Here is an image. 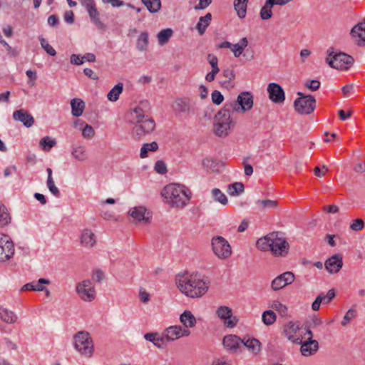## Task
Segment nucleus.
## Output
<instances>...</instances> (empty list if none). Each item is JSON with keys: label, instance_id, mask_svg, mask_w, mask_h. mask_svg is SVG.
<instances>
[{"label": "nucleus", "instance_id": "nucleus-1", "mask_svg": "<svg viewBox=\"0 0 365 365\" xmlns=\"http://www.w3.org/2000/svg\"><path fill=\"white\" fill-rule=\"evenodd\" d=\"M176 284L180 291L190 298H199L208 290L209 280L200 273L178 274Z\"/></svg>", "mask_w": 365, "mask_h": 365}, {"label": "nucleus", "instance_id": "nucleus-2", "mask_svg": "<svg viewBox=\"0 0 365 365\" xmlns=\"http://www.w3.org/2000/svg\"><path fill=\"white\" fill-rule=\"evenodd\" d=\"M165 202L172 207L182 208L190 200L191 192L185 186L179 184H169L166 185L162 192Z\"/></svg>", "mask_w": 365, "mask_h": 365}, {"label": "nucleus", "instance_id": "nucleus-3", "mask_svg": "<svg viewBox=\"0 0 365 365\" xmlns=\"http://www.w3.org/2000/svg\"><path fill=\"white\" fill-rule=\"evenodd\" d=\"M234 114V112L226 104L217 112L215 117L213 128L214 133L217 136L226 137L234 128L236 125Z\"/></svg>", "mask_w": 365, "mask_h": 365}, {"label": "nucleus", "instance_id": "nucleus-4", "mask_svg": "<svg viewBox=\"0 0 365 365\" xmlns=\"http://www.w3.org/2000/svg\"><path fill=\"white\" fill-rule=\"evenodd\" d=\"M130 122L136 123L133 130V135L136 138L140 139L144 135L154 130L155 127L154 120L145 115L140 107L134 108L130 112Z\"/></svg>", "mask_w": 365, "mask_h": 365}, {"label": "nucleus", "instance_id": "nucleus-5", "mask_svg": "<svg viewBox=\"0 0 365 365\" xmlns=\"http://www.w3.org/2000/svg\"><path fill=\"white\" fill-rule=\"evenodd\" d=\"M326 62L333 68L348 70L354 63V58L350 55L343 52L335 51L334 48H329L327 51Z\"/></svg>", "mask_w": 365, "mask_h": 365}, {"label": "nucleus", "instance_id": "nucleus-6", "mask_svg": "<svg viewBox=\"0 0 365 365\" xmlns=\"http://www.w3.org/2000/svg\"><path fill=\"white\" fill-rule=\"evenodd\" d=\"M225 104L234 113H244L252 109L253 106V96L250 92H242L237 96V101Z\"/></svg>", "mask_w": 365, "mask_h": 365}, {"label": "nucleus", "instance_id": "nucleus-7", "mask_svg": "<svg viewBox=\"0 0 365 365\" xmlns=\"http://www.w3.org/2000/svg\"><path fill=\"white\" fill-rule=\"evenodd\" d=\"M74 346L79 353L86 356L90 357L93 354V341L86 331H79L75 334Z\"/></svg>", "mask_w": 365, "mask_h": 365}, {"label": "nucleus", "instance_id": "nucleus-8", "mask_svg": "<svg viewBox=\"0 0 365 365\" xmlns=\"http://www.w3.org/2000/svg\"><path fill=\"white\" fill-rule=\"evenodd\" d=\"M300 96L294 103L295 110L299 114L309 115L312 113L316 107V100L312 95H305L301 92L298 93Z\"/></svg>", "mask_w": 365, "mask_h": 365}, {"label": "nucleus", "instance_id": "nucleus-9", "mask_svg": "<svg viewBox=\"0 0 365 365\" xmlns=\"http://www.w3.org/2000/svg\"><path fill=\"white\" fill-rule=\"evenodd\" d=\"M211 245L214 254L220 259H227L232 255L231 246L223 237H212Z\"/></svg>", "mask_w": 365, "mask_h": 365}, {"label": "nucleus", "instance_id": "nucleus-10", "mask_svg": "<svg viewBox=\"0 0 365 365\" xmlns=\"http://www.w3.org/2000/svg\"><path fill=\"white\" fill-rule=\"evenodd\" d=\"M272 239L271 240L270 251L274 256L285 257L289 250V245L285 238L282 237L278 232H273Z\"/></svg>", "mask_w": 365, "mask_h": 365}, {"label": "nucleus", "instance_id": "nucleus-11", "mask_svg": "<svg viewBox=\"0 0 365 365\" xmlns=\"http://www.w3.org/2000/svg\"><path fill=\"white\" fill-rule=\"evenodd\" d=\"M172 108L176 115L189 116L195 113L193 103L189 98H176Z\"/></svg>", "mask_w": 365, "mask_h": 365}, {"label": "nucleus", "instance_id": "nucleus-12", "mask_svg": "<svg viewBox=\"0 0 365 365\" xmlns=\"http://www.w3.org/2000/svg\"><path fill=\"white\" fill-rule=\"evenodd\" d=\"M79 297L85 302H92L96 298V290L90 279L78 282L76 287Z\"/></svg>", "mask_w": 365, "mask_h": 365}, {"label": "nucleus", "instance_id": "nucleus-13", "mask_svg": "<svg viewBox=\"0 0 365 365\" xmlns=\"http://www.w3.org/2000/svg\"><path fill=\"white\" fill-rule=\"evenodd\" d=\"M14 254V246L11 238L6 235H0V261L9 259Z\"/></svg>", "mask_w": 365, "mask_h": 365}, {"label": "nucleus", "instance_id": "nucleus-14", "mask_svg": "<svg viewBox=\"0 0 365 365\" xmlns=\"http://www.w3.org/2000/svg\"><path fill=\"white\" fill-rule=\"evenodd\" d=\"M216 314L220 319L223 320L225 326L227 328L235 327L238 322L237 317L232 315V309L227 306L218 307Z\"/></svg>", "mask_w": 365, "mask_h": 365}, {"label": "nucleus", "instance_id": "nucleus-15", "mask_svg": "<svg viewBox=\"0 0 365 365\" xmlns=\"http://www.w3.org/2000/svg\"><path fill=\"white\" fill-rule=\"evenodd\" d=\"M166 342L176 340L182 336H187L190 334V331L187 329H182L180 326H172L167 328L164 333Z\"/></svg>", "mask_w": 365, "mask_h": 365}, {"label": "nucleus", "instance_id": "nucleus-16", "mask_svg": "<svg viewBox=\"0 0 365 365\" xmlns=\"http://www.w3.org/2000/svg\"><path fill=\"white\" fill-rule=\"evenodd\" d=\"M294 280V274L292 272H286L272 280L271 287L274 291L279 290L285 286L292 284Z\"/></svg>", "mask_w": 365, "mask_h": 365}, {"label": "nucleus", "instance_id": "nucleus-17", "mask_svg": "<svg viewBox=\"0 0 365 365\" xmlns=\"http://www.w3.org/2000/svg\"><path fill=\"white\" fill-rule=\"evenodd\" d=\"M299 329V325L297 322L290 321L287 324H284L283 327V332L288 340L291 341L294 344H298L301 343V338L297 334Z\"/></svg>", "mask_w": 365, "mask_h": 365}, {"label": "nucleus", "instance_id": "nucleus-18", "mask_svg": "<svg viewBox=\"0 0 365 365\" xmlns=\"http://www.w3.org/2000/svg\"><path fill=\"white\" fill-rule=\"evenodd\" d=\"M325 269L330 274L338 273L343 267V257L335 254L328 258L324 263Z\"/></svg>", "mask_w": 365, "mask_h": 365}, {"label": "nucleus", "instance_id": "nucleus-19", "mask_svg": "<svg viewBox=\"0 0 365 365\" xmlns=\"http://www.w3.org/2000/svg\"><path fill=\"white\" fill-rule=\"evenodd\" d=\"M269 99L276 103L284 102L285 99L283 88L277 83H271L267 86Z\"/></svg>", "mask_w": 365, "mask_h": 365}, {"label": "nucleus", "instance_id": "nucleus-20", "mask_svg": "<svg viewBox=\"0 0 365 365\" xmlns=\"http://www.w3.org/2000/svg\"><path fill=\"white\" fill-rule=\"evenodd\" d=\"M300 351L304 356H309L314 354L319 349V343L317 340L307 339L306 341H302L301 339Z\"/></svg>", "mask_w": 365, "mask_h": 365}, {"label": "nucleus", "instance_id": "nucleus-21", "mask_svg": "<svg viewBox=\"0 0 365 365\" xmlns=\"http://www.w3.org/2000/svg\"><path fill=\"white\" fill-rule=\"evenodd\" d=\"M222 344L227 351L236 353L242 345V339L236 335L230 334L223 338Z\"/></svg>", "mask_w": 365, "mask_h": 365}, {"label": "nucleus", "instance_id": "nucleus-22", "mask_svg": "<svg viewBox=\"0 0 365 365\" xmlns=\"http://www.w3.org/2000/svg\"><path fill=\"white\" fill-rule=\"evenodd\" d=\"M13 118L15 120L23 123V124L27 128H30L34 124V117L28 110L24 109H20L14 111L13 113Z\"/></svg>", "mask_w": 365, "mask_h": 365}, {"label": "nucleus", "instance_id": "nucleus-23", "mask_svg": "<svg viewBox=\"0 0 365 365\" xmlns=\"http://www.w3.org/2000/svg\"><path fill=\"white\" fill-rule=\"evenodd\" d=\"M351 35L354 38H359L357 41L359 46H365V19L352 28Z\"/></svg>", "mask_w": 365, "mask_h": 365}, {"label": "nucleus", "instance_id": "nucleus-24", "mask_svg": "<svg viewBox=\"0 0 365 365\" xmlns=\"http://www.w3.org/2000/svg\"><path fill=\"white\" fill-rule=\"evenodd\" d=\"M80 240L81 244L87 248L93 247L96 242L95 234L88 229H85L83 230Z\"/></svg>", "mask_w": 365, "mask_h": 365}, {"label": "nucleus", "instance_id": "nucleus-25", "mask_svg": "<svg viewBox=\"0 0 365 365\" xmlns=\"http://www.w3.org/2000/svg\"><path fill=\"white\" fill-rule=\"evenodd\" d=\"M147 210L143 206L135 207L129 211L130 216L135 220L140 222L145 221V223L149 222V217L145 215Z\"/></svg>", "mask_w": 365, "mask_h": 365}, {"label": "nucleus", "instance_id": "nucleus-26", "mask_svg": "<svg viewBox=\"0 0 365 365\" xmlns=\"http://www.w3.org/2000/svg\"><path fill=\"white\" fill-rule=\"evenodd\" d=\"M144 338L160 349L163 348L167 343L163 334L160 336L157 333H147Z\"/></svg>", "mask_w": 365, "mask_h": 365}, {"label": "nucleus", "instance_id": "nucleus-27", "mask_svg": "<svg viewBox=\"0 0 365 365\" xmlns=\"http://www.w3.org/2000/svg\"><path fill=\"white\" fill-rule=\"evenodd\" d=\"M71 155L81 162L85 161L88 158L86 148L80 145H73L71 146Z\"/></svg>", "mask_w": 365, "mask_h": 365}, {"label": "nucleus", "instance_id": "nucleus-28", "mask_svg": "<svg viewBox=\"0 0 365 365\" xmlns=\"http://www.w3.org/2000/svg\"><path fill=\"white\" fill-rule=\"evenodd\" d=\"M180 320L185 326V329L192 328L196 324V319L190 311L185 310L181 314Z\"/></svg>", "mask_w": 365, "mask_h": 365}, {"label": "nucleus", "instance_id": "nucleus-29", "mask_svg": "<svg viewBox=\"0 0 365 365\" xmlns=\"http://www.w3.org/2000/svg\"><path fill=\"white\" fill-rule=\"evenodd\" d=\"M0 319L5 323L14 324L17 320V316L14 312L0 306Z\"/></svg>", "mask_w": 365, "mask_h": 365}, {"label": "nucleus", "instance_id": "nucleus-30", "mask_svg": "<svg viewBox=\"0 0 365 365\" xmlns=\"http://www.w3.org/2000/svg\"><path fill=\"white\" fill-rule=\"evenodd\" d=\"M242 344L255 354L260 351L261 343L255 338H249L247 339H245V338L242 339Z\"/></svg>", "mask_w": 365, "mask_h": 365}, {"label": "nucleus", "instance_id": "nucleus-31", "mask_svg": "<svg viewBox=\"0 0 365 365\" xmlns=\"http://www.w3.org/2000/svg\"><path fill=\"white\" fill-rule=\"evenodd\" d=\"M71 113L75 117H79L82 115L85 108V103L79 98H73L71 102Z\"/></svg>", "mask_w": 365, "mask_h": 365}, {"label": "nucleus", "instance_id": "nucleus-32", "mask_svg": "<svg viewBox=\"0 0 365 365\" xmlns=\"http://www.w3.org/2000/svg\"><path fill=\"white\" fill-rule=\"evenodd\" d=\"M272 237L274 235H273V232H271L264 237L259 238L256 242L257 247L262 251L270 250Z\"/></svg>", "mask_w": 365, "mask_h": 365}, {"label": "nucleus", "instance_id": "nucleus-33", "mask_svg": "<svg viewBox=\"0 0 365 365\" xmlns=\"http://www.w3.org/2000/svg\"><path fill=\"white\" fill-rule=\"evenodd\" d=\"M211 20L212 14L210 13H207L205 16L200 17L199 21L196 25V29L200 35H202L205 33L206 29L210 25Z\"/></svg>", "mask_w": 365, "mask_h": 365}, {"label": "nucleus", "instance_id": "nucleus-34", "mask_svg": "<svg viewBox=\"0 0 365 365\" xmlns=\"http://www.w3.org/2000/svg\"><path fill=\"white\" fill-rule=\"evenodd\" d=\"M222 75L226 80L221 81L222 86L228 88H232V81L235 78V73L233 69L227 68L222 71Z\"/></svg>", "mask_w": 365, "mask_h": 365}, {"label": "nucleus", "instance_id": "nucleus-35", "mask_svg": "<svg viewBox=\"0 0 365 365\" xmlns=\"http://www.w3.org/2000/svg\"><path fill=\"white\" fill-rule=\"evenodd\" d=\"M248 0H235L234 7L240 19H244L247 13Z\"/></svg>", "mask_w": 365, "mask_h": 365}, {"label": "nucleus", "instance_id": "nucleus-36", "mask_svg": "<svg viewBox=\"0 0 365 365\" xmlns=\"http://www.w3.org/2000/svg\"><path fill=\"white\" fill-rule=\"evenodd\" d=\"M141 2L151 14L158 13L161 9L160 0H141Z\"/></svg>", "mask_w": 365, "mask_h": 365}, {"label": "nucleus", "instance_id": "nucleus-37", "mask_svg": "<svg viewBox=\"0 0 365 365\" xmlns=\"http://www.w3.org/2000/svg\"><path fill=\"white\" fill-rule=\"evenodd\" d=\"M11 216L5 205L0 202V227H4L11 222Z\"/></svg>", "mask_w": 365, "mask_h": 365}, {"label": "nucleus", "instance_id": "nucleus-38", "mask_svg": "<svg viewBox=\"0 0 365 365\" xmlns=\"http://www.w3.org/2000/svg\"><path fill=\"white\" fill-rule=\"evenodd\" d=\"M123 84L117 83L108 93L107 97L110 101L115 102L119 98V95L122 93Z\"/></svg>", "mask_w": 365, "mask_h": 365}, {"label": "nucleus", "instance_id": "nucleus-39", "mask_svg": "<svg viewBox=\"0 0 365 365\" xmlns=\"http://www.w3.org/2000/svg\"><path fill=\"white\" fill-rule=\"evenodd\" d=\"M173 31L171 29H165L161 30L158 34V36H157L158 43L161 46L165 45V43H167L169 41V40L171 38V36H173Z\"/></svg>", "mask_w": 365, "mask_h": 365}, {"label": "nucleus", "instance_id": "nucleus-40", "mask_svg": "<svg viewBox=\"0 0 365 365\" xmlns=\"http://www.w3.org/2000/svg\"><path fill=\"white\" fill-rule=\"evenodd\" d=\"M269 307L277 311L281 317H287L288 314L287 307L278 300H274L269 304Z\"/></svg>", "mask_w": 365, "mask_h": 365}, {"label": "nucleus", "instance_id": "nucleus-41", "mask_svg": "<svg viewBox=\"0 0 365 365\" xmlns=\"http://www.w3.org/2000/svg\"><path fill=\"white\" fill-rule=\"evenodd\" d=\"M248 41L247 38H242L239 43L232 46V51L235 57H239L243 52L244 49L247 46Z\"/></svg>", "mask_w": 365, "mask_h": 365}, {"label": "nucleus", "instance_id": "nucleus-42", "mask_svg": "<svg viewBox=\"0 0 365 365\" xmlns=\"http://www.w3.org/2000/svg\"><path fill=\"white\" fill-rule=\"evenodd\" d=\"M56 143V140L54 138L46 136L41 139L39 145L43 150L49 151Z\"/></svg>", "mask_w": 365, "mask_h": 365}, {"label": "nucleus", "instance_id": "nucleus-43", "mask_svg": "<svg viewBox=\"0 0 365 365\" xmlns=\"http://www.w3.org/2000/svg\"><path fill=\"white\" fill-rule=\"evenodd\" d=\"M158 149V145L156 142H152L150 143H144L140 149V157L145 158L148 157L149 151L155 152Z\"/></svg>", "mask_w": 365, "mask_h": 365}, {"label": "nucleus", "instance_id": "nucleus-44", "mask_svg": "<svg viewBox=\"0 0 365 365\" xmlns=\"http://www.w3.org/2000/svg\"><path fill=\"white\" fill-rule=\"evenodd\" d=\"M148 45V34L142 32L138 38L136 47L139 51H145Z\"/></svg>", "mask_w": 365, "mask_h": 365}, {"label": "nucleus", "instance_id": "nucleus-45", "mask_svg": "<svg viewBox=\"0 0 365 365\" xmlns=\"http://www.w3.org/2000/svg\"><path fill=\"white\" fill-rule=\"evenodd\" d=\"M244 192V185L242 182H235L228 185L227 192L231 196L238 195Z\"/></svg>", "mask_w": 365, "mask_h": 365}, {"label": "nucleus", "instance_id": "nucleus-46", "mask_svg": "<svg viewBox=\"0 0 365 365\" xmlns=\"http://www.w3.org/2000/svg\"><path fill=\"white\" fill-rule=\"evenodd\" d=\"M262 319L265 325L269 326L276 322L277 316L273 311L267 310L262 313Z\"/></svg>", "mask_w": 365, "mask_h": 365}, {"label": "nucleus", "instance_id": "nucleus-47", "mask_svg": "<svg viewBox=\"0 0 365 365\" xmlns=\"http://www.w3.org/2000/svg\"><path fill=\"white\" fill-rule=\"evenodd\" d=\"M212 195L214 200L221 204L225 205L228 203V200L225 194L218 188H214L212 190Z\"/></svg>", "mask_w": 365, "mask_h": 365}, {"label": "nucleus", "instance_id": "nucleus-48", "mask_svg": "<svg viewBox=\"0 0 365 365\" xmlns=\"http://www.w3.org/2000/svg\"><path fill=\"white\" fill-rule=\"evenodd\" d=\"M270 4H269V2L266 0L264 5L262 7L260 10V17L262 20H267L269 19L272 16V11Z\"/></svg>", "mask_w": 365, "mask_h": 365}, {"label": "nucleus", "instance_id": "nucleus-49", "mask_svg": "<svg viewBox=\"0 0 365 365\" xmlns=\"http://www.w3.org/2000/svg\"><path fill=\"white\" fill-rule=\"evenodd\" d=\"M257 203L261 207L262 210L276 208L278 205L277 201L272 200H258Z\"/></svg>", "mask_w": 365, "mask_h": 365}, {"label": "nucleus", "instance_id": "nucleus-50", "mask_svg": "<svg viewBox=\"0 0 365 365\" xmlns=\"http://www.w3.org/2000/svg\"><path fill=\"white\" fill-rule=\"evenodd\" d=\"M335 295V290L334 289H331L328 291V292L326 294L322 292L318 295V297H322V304H327L334 298Z\"/></svg>", "mask_w": 365, "mask_h": 365}, {"label": "nucleus", "instance_id": "nucleus-51", "mask_svg": "<svg viewBox=\"0 0 365 365\" xmlns=\"http://www.w3.org/2000/svg\"><path fill=\"white\" fill-rule=\"evenodd\" d=\"M39 41L42 48L48 55L51 56H56V50L46 41V40L44 38L40 37Z\"/></svg>", "mask_w": 365, "mask_h": 365}, {"label": "nucleus", "instance_id": "nucleus-52", "mask_svg": "<svg viewBox=\"0 0 365 365\" xmlns=\"http://www.w3.org/2000/svg\"><path fill=\"white\" fill-rule=\"evenodd\" d=\"M88 15H89V16H90V18L91 19V21L93 22L95 24V25L98 29H105V25L100 20L98 11H94V12H92V13H89Z\"/></svg>", "mask_w": 365, "mask_h": 365}, {"label": "nucleus", "instance_id": "nucleus-53", "mask_svg": "<svg viewBox=\"0 0 365 365\" xmlns=\"http://www.w3.org/2000/svg\"><path fill=\"white\" fill-rule=\"evenodd\" d=\"M356 316V310L352 307L349 309L346 313L345 314L344 319L341 322L342 326H346L348 323L355 317Z\"/></svg>", "mask_w": 365, "mask_h": 365}, {"label": "nucleus", "instance_id": "nucleus-54", "mask_svg": "<svg viewBox=\"0 0 365 365\" xmlns=\"http://www.w3.org/2000/svg\"><path fill=\"white\" fill-rule=\"evenodd\" d=\"M47 187L49 191L56 197H58L60 196V191L55 185L54 180L53 178L47 179L46 182Z\"/></svg>", "mask_w": 365, "mask_h": 365}, {"label": "nucleus", "instance_id": "nucleus-55", "mask_svg": "<svg viewBox=\"0 0 365 365\" xmlns=\"http://www.w3.org/2000/svg\"><path fill=\"white\" fill-rule=\"evenodd\" d=\"M47 187L49 191L56 197H58L60 196V191L55 185L54 180L53 178L47 179L46 182Z\"/></svg>", "mask_w": 365, "mask_h": 365}, {"label": "nucleus", "instance_id": "nucleus-56", "mask_svg": "<svg viewBox=\"0 0 365 365\" xmlns=\"http://www.w3.org/2000/svg\"><path fill=\"white\" fill-rule=\"evenodd\" d=\"M321 83L318 80H308L304 83V86L312 91H317L320 87Z\"/></svg>", "mask_w": 365, "mask_h": 365}, {"label": "nucleus", "instance_id": "nucleus-57", "mask_svg": "<svg viewBox=\"0 0 365 365\" xmlns=\"http://www.w3.org/2000/svg\"><path fill=\"white\" fill-rule=\"evenodd\" d=\"M212 101L214 104L220 105L224 101L223 95L217 90H215L211 94Z\"/></svg>", "mask_w": 365, "mask_h": 365}, {"label": "nucleus", "instance_id": "nucleus-58", "mask_svg": "<svg viewBox=\"0 0 365 365\" xmlns=\"http://www.w3.org/2000/svg\"><path fill=\"white\" fill-rule=\"evenodd\" d=\"M364 227V222L363 220L360 218L355 219L352 221L350 225V229L353 231H360L363 230Z\"/></svg>", "mask_w": 365, "mask_h": 365}, {"label": "nucleus", "instance_id": "nucleus-59", "mask_svg": "<svg viewBox=\"0 0 365 365\" xmlns=\"http://www.w3.org/2000/svg\"><path fill=\"white\" fill-rule=\"evenodd\" d=\"M156 173L163 175L165 174L168 171L165 163L163 160H158L154 167Z\"/></svg>", "mask_w": 365, "mask_h": 365}, {"label": "nucleus", "instance_id": "nucleus-60", "mask_svg": "<svg viewBox=\"0 0 365 365\" xmlns=\"http://www.w3.org/2000/svg\"><path fill=\"white\" fill-rule=\"evenodd\" d=\"M95 132L91 125L86 124L82 130V135L84 138H91L94 135Z\"/></svg>", "mask_w": 365, "mask_h": 365}, {"label": "nucleus", "instance_id": "nucleus-61", "mask_svg": "<svg viewBox=\"0 0 365 365\" xmlns=\"http://www.w3.org/2000/svg\"><path fill=\"white\" fill-rule=\"evenodd\" d=\"M250 159V156L244 158L242 164L244 165L245 174L247 176H250L253 173V168L251 165L247 163V160Z\"/></svg>", "mask_w": 365, "mask_h": 365}, {"label": "nucleus", "instance_id": "nucleus-62", "mask_svg": "<svg viewBox=\"0 0 365 365\" xmlns=\"http://www.w3.org/2000/svg\"><path fill=\"white\" fill-rule=\"evenodd\" d=\"M105 278L104 272L101 269H96L92 274V279L96 282H101Z\"/></svg>", "mask_w": 365, "mask_h": 365}, {"label": "nucleus", "instance_id": "nucleus-63", "mask_svg": "<svg viewBox=\"0 0 365 365\" xmlns=\"http://www.w3.org/2000/svg\"><path fill=\"white\" fill-rule=\"evenodd\" d=\"M83 5L86 6L88 14L98 11L93 0H86Z\"/></svg>", "mask_w": 365, "mask_h": 365}, {"label": "nucleus", "instance_id": "nucleus-64", "mask_svg": "<svg viewBox=\"0 0 365 365\" xmlns=\"http://www.w3.org/2000/svg\"><path fill=\"white\" fill-rule=\"evenodd\" d=\"M26 76L29 78V81L28 82L30 86H33L35 84V81L37 78V73L35 71L29 70L26 72Z\"/></svg>", "mask_w": 365, "mask_h": 365}]
</instances>
